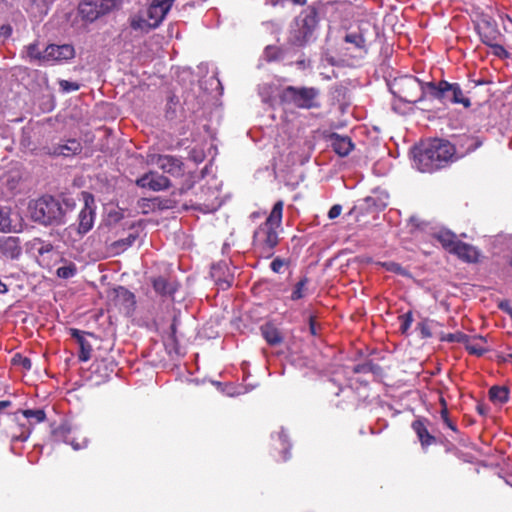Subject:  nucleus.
<instances>
[{
	"label": "nucleus",
	"mask_w": 512,
	"mask_h": 512,
	"mask_svg": "<svg viewBox=\"0 0 512 512\" xmlns=\"http://www.w3.org/2000/svg\"><path fill=\"white\" fill-rule=\"evenodd\" d=\"M455 154L453 145L441 139L430 140L413 149V166L420 172L431 173L444 167Z\"/></svg>",
	"instance_id": "obj_1"
},
{
	"label": "nucleus",
	"mask_w": 512,
	"mask_h": 512,
	"mask_svg": "<svg viewBox=\"0 0 512 512\" xmlns=\"http://www.w3.org/2000/svg\"><path fill=\"white\" fill-rule=\"evenodd\" d=\"M75 200L72 197H64L62 200L52 196H43L29 203L28 209L33 221L42 225H61L65 222L68 212L75 208Z\"/></svg>",
	"instance_id": "obj_2"
},
{
	"label": "nucleus",
	"mask_w": 512,
	"mask_h": 512,
	"mask_svg": "<svg viewBox=\"0 0 512 512\" xmlns=\"http://www.w3.org/2000/svg\"><path fill=\"white\" fill-rule=\"evenodd\" d=\"M84 207L81 209L78 216V227L75 228L73 225L64 229L62 233V239L65 242H74L80 239L84 234L89 232L93 225L95 219V205H94V197L86 192L82 193Z\"/></svg>",
	"instance_id": "obj_3"
},
{
	"label": "nucleus",
	"mask_w": 512,
	"mask_h": 512,
	"mask_svg": "<svg viewBox=\"0 0 512 512\" xmlns=\"http://www.w3.org/2000/svg\"><path fill=\"white\" fill-rule=\"evenodd\" d=\"M319 90L314 87L287 86L281 92V100L302 109L318 108Z\"/></svg>",
	"instance_id": "obj_4"
},
{
	"label": "nucleus",
	"mask_w": 512,
	"mask_h": 512,
	"mask_svg": "<svg viewBox=\"0 0 512 512\" xmlns=\"http://www.w3.org/2000/svg\"><path fill=\"white\" fill-rule=\"evenodd\" d=\"M429 89V96L443 101H449L454 104H462L465 108L470 107L471 103L467 98L458 83H448L441 81L438 85L433 82H427Z\"/></svg>",
	"instance_id": "obj_5"
},
{
	"label": "nucleus",
	"mask_w": 512,
	"mask_h": 512,
	"mask_svg": "<svg viewBox=\"0 0 512 512\" xmlns=\"http://www.w3.org/2000/svg\"><path fill=\"white\" fill-rule=\"evenodd\" d=\"M279 241L277 231L269 226L260 225L254 232L253 250L258 257L268 259L274 254Z\"/></svg>",
	"instance_id": "obj_6"
},
{
	"label": "nucleus",
	"mask_w": 512,
	"mask_h": 512,
	"mask_svg": "<svg viewBox=\"0 0 512 512\" xmlns=\"http://www.w3.org/2000/svg\"><path fill=\"white\" fill-rule=\"evenodd\" d=\"M397 85L399 86V97L408 103H417L429 95L427 83H423L413 76L400 78Z\"/></svg>",
	"instance_id": "obj_7"
},
{
	"label": "nucleus",
	"mask_w": 512,
	"mask_h": 512,
	"mask_svg": "<svg viewBox=\"0 0 512 512\" xmlns=\"http://www.w3.org/2000/svg\"><path fill=\"white\" fill-rule=\"evenodd\" d=\"M296 29L293 31L295 41L302 45L311 37L317 26V15L313 9H306L295 20Z\"/></svg>",
	"instance_id": "obj_8"
},
{
	"label": "nucleus",
	"mask_w": 512,
	"mask_h": 512,
	"mask_svg": "<svg viewBox=\"0 0 512 512\" xmlns=\"http://www.w3.org/2000/svg\"><path fill=\"white\" fill-rule=\"evenodd\" d=\"M118 2L119 0H83L79 11L86 21L93 22L101 15L112 11Z\"/></svg>",
	"instance_id": "obj_9"
},
{
	"label": "nucleus",
	"mask_w": 512,
	"mask_h": 512,
	"mask_svg": "<svg viewBox=\"0 0 512 512\" xmlns=\"http://www.w3.org/2000/svg\"><path fill=\"white\" fill-rule=\"evenodd\" d=\"M54 435L58 440L72 446L74 450H80L87 447L88 440L81 435V431L69 423H63L55 429Z\"/></svg>",
	"instance_id": "obj_10"
},
{
	"label": "nucleus",
	"mask_w": 512,
	"mask_h": 512,
	"mask_svg": "<svg viewBox=\"0 0 512 512\" xmlns=\"http://www.w3.org/2000/svg\"><path fill=\"white\" fill-rule=\"evenodd\" d=\"M75 56V50L72 45L63 44L55 45L51 44L45 48L42 52L43 62H60L64 60H70Z\"/></svg>",
	"instance_id": "obj_11"
},
{
	"label": "nucleus",
	"mask_w": 512,
	"mask_h": 512,
	"mask_svg": "<svg viewBox=\"0 0 512 512\" xmlns=\"http://www.w3.org/2000/svg\"><path fill=\"white\" fill-rule=\"evenodd\" d=\"M0 254L7 259H18L22 254L20 238L16 236H0Z\"/></svg>",
	"instance_id": "obj_12"
},
{
	"label": "nucleus",
	"mask_w": 512,
	"mask_h": 512,
	"mask_svg": "<svg viewBox=\"0 0 512 512\" xmlns=\"http://www.w3.org/2000/svg\"><path fill=\"white\" fill-rule=\"evenodd\" d=\"M136 184L141 188H149L153 191H161L169 187L167 177L155 172H149L137 179Z\"/></svg>",
	"instance_id": "obj_13"
},
{
	"label": "nucleus",
	"mask_w": 512,
	"mask_h": 512,
	"mask_svg": "<svg viewBox=\"0 0 512 512\" xmlns=\"http://www.w3.org/2000/svg\"><path fill=\"white\" fill-rule=\"evenodd\" d=\"M478 33L481 41L487 46H491L498 42V39L501 36L497 25L489 20H484L478 25Z\"/></svg>",
	"instance_id": "obj_14"
},
{
	"label": "nucleus",
	"mask_w": 512,
	"mask_h": 512,
	"mask_svg": "<svg viewBox=\"0 0 512 512\" xmlns=\"http://www.w3.org/2000/svg\"><path fill=\"white\" fill-rule=\"evenodd\" d=\"M452 254H455L459 259L469 263L477 262L480 257V252L476 247L461 241H458Z\"/></svg>",
	"instance_id": "obj_15"
},
{
	"label": "nucleus",
	"mask_w": 512,
	"mask_h": 512,
	"mask_svg": "<svg viewBox=\"0 0 512 512\" xmlns=\"http://www.w3.org/2000/svg\"><path fill=\"white\" fill-rule=\"evenodd\" d=\"M170 9L171 7L169 4L163 2L162 0H154L152 2L148 8L147 14L149 19L152 20L151 24L153 27L158 26L159 23L162 22Z\"/></svg>",
	"instance_id": "obj_16"
},
{
	"label": "nucleus",
	"mask_w": 512,
	"mask_h": 512,
	"mask_svg": "<svg viewBox=\"0 0 512 512\" xmlns=\"http://www.w3.org/2000/svg\"><path fill=\"white\" fill-rule=\"evenodd\" d=\"M331 146L333 150L341 157L347 156L353 149L354 145L347 136L333 134L331 136Z\"/></svg>",
	"instance_id": "obj_17"
},
{
	"label": "nucleus",
	"mask_w": 512,
	"mask_h": 512,
	"mask_svg": "<svg viewBox=\"0 0 512 512\" xmlns=\"http://www.w3.org/2000/svg\"><path fill=\"white\" fill-rule=\"evenodd\" d=\"M82 145L77 139H69L65 144H58L53 147L52 154L71 156L80 153Z\"/></svg>",
	"instance_id": "obj_18"
},
{
	"label": "nucleus",
	"mask_w": 512,
	"mask_h": 512,
	"mask_svg": "<svg viewBox=\"0 0 512 512\" xmlns=\"http://www.w3.org/2000/svg\"><path fill=\"white\" fill-rule=\"evenodd\" d=\"M157 165L164 172L171 175H180L182 172L181 162L172 156H159Z\"/></svg>",
	"instance_id": "obj_19"
},
{
	"label": "nucleus",
	"mask_w": 512,
	"mask_h": 512,
	"mask_svg": "<svg viewBox=\"0 0 512 512\" xmlns=\"http://www.w3.org/2000/svg\"><path fill=\"white\" fill-rule=\"evenodd\" d=\"M434 238L442 245L445 250L450 253H452L453 249H455V246L459 241L453 232L446 229H440L439 231L435 232Z\"/></svg>",
	"instance_id": "obj_20"
},
{
	"label": "nucleus",
	"mask_w": 512,
	"mask_h": 512,
	"mask_svg": "<svg viewBox=\"0 0 512 512\" xmlns=\"http://www.w3.org/2000/svg\"><path fill=\"white\" fill-rule=\"evenodd\" d=\"M14 222L11 209L6 206H0V232H18V225Z\"/></svg>",
	"instance_id": "obj_21"
},
{
	"label": "nucleus",
	"mask_w": 512,
	"mask_h": 512,
	"mask_svg": "<svg viewBox=\"0 0 512 512\" xmlns=\"http://www.w3.org/2000/svg\"><path fill=\"white\" fill-rule=\"evenodd\" d=\"M412 428L418 436L419 441L423 447H427L435 442V437L432 436L424 423V421L418 419L412 423Z\"/></svg>",
	"instance_id": "obj_22"
},
{
	"label": "nucleus",
	"mask_w": 512,
	"mask_h": 512,
	"mask_svg": "<svg viewBox=\"0 0 512 512\" xmlns=\"http://www.w3.org/2000/svg\"><path fill=\"white\" fill-rule=\"evenodd\" d=\"M283 206V201H277L274 204L272 211L270 212V215L266 219L265 223H263L262 225L269 226L270 228L275 230L279 228L282 222Z\"/></svg>",
	"instance_id": "obj_23"
},
{
	"label": "nucleus",
	"mask_w": 512,
	"mask_h": 512,
	"mask_svg": "<svg viewBox=\"0 0 512 512\" xmlns=\"http://www.w3.org/2000/svg\"><path fill=\"white\" fill-rule=\"evenodd\" d=\"M115 301L117 304L124 307L126 310H130L135 303L134 294L124 287H118L114 290Z\"/></svg>",
	"instance_id": "obj_24"
},
{
	"label": "nucleus",
	"mask_w": 512,
	"mask_h": 512,
	"mask_svg": "<svg viewBox=\"0 0 512 512\" xmlns=\"http://www.w3.org/2000/svg\"><path fill=\"white\" fill-rule=\"evenodd\" d=\"M71 335L73 338H75L77 340V342L80 346L79 359L83 362L88 361L90 359L91 352H92L91 345L86 341L83 334L79 330L72 329Z\"/></svg>",
	"instance_id": "obj_25"
},
{
	"label": "nucleus",
	"mask_w": 512,
	"mask_h": 512,
	"mask_svg": "<svg viewBox=\"0 0 512 512\" xmlns=\"http://www.w3.org/2000/svg\"><path fill=\"white\" fill-rule=\"evenodd\" d=\"M482 342H484V338L481 336L474 338L467 336V341L464 342V345L470 354L481 356L487 351V349L481 344Z\"/></svg>",
	"instance_id": "obj_26"
},
{
	"label": "nucleus",
	"mask_w": 512,
	"mask_h": 512,
	"mask_svg": "<svg viewBox=\"0 0 512 512\" xmlns=\"http://www.w3.org/2000/svg\"><path fill=\"white\" fill-rule=\"evenodd\" d=\"M153 287L157 293L162 295H171L176 291V286L163 277L155 278L153 280Z\"/></svg>",
	"instance_id": "obj_27"
},
{
	"label": "nucleus",
	"mask_w": 512,
	"mask_h": 512,
	"mask_svg": "<svg viewBox=\"0 0 512 512\" xmlns=\"http://www.w3.org/2000/svg\"><path fill=\"white\" fill-rule=\"evenodd\" d=\"M137 239V234L130 233L126 238L119 239L112 244V248L116 253H121L131 247Z\"/></svg>",
	"instance_id": "obj_28"
},
{
	"label": "nucleus",
	"mask_w": 512,
	"mask_h": 512,
	"mask_svg": "<svg viewBox=\"0 0 512 512\" xmlns=\"http://www.w3.org/2000/svg\"><path fill=\"white\" fill-rule=\"evenodd\" d=\"M262 335L265 338V340L271 345H276L282 341L280 332L273 326L263 327Z\"/></svg>",
	"instance_id": "obj_29"
},
{
	"label": "nucleus",
	"mask_w": 512,
	"mask_h": 512,
	"mask_svg": "<svg viewBox=\"0 0 512 512\" xmlns=\"http://www.w3.org/2000/svg\"><path fill=\"white\" fill-rule=\"evenodd\" d=\"M489 394H490V398L493 401H497L499 403H504L508 400L509 392H508V389L505 387L494 386L490 389Z\"/></svg>",
	"instance_id": "obj_30"
},
{
	"label": "nucleus",
	"mask_w": 512,
	"mask_h": 512,
	"mask_svg": "<svg viewBox=\"0 0 512 512\" xmlns=\"http://www.w3.org/2000/svg\"><path fill=\"white\" fill-rule=\"evenodd\" d=\"M308 283V279L307 278H303L301 279L295 286L292 294H291V299L296 301V300H299L303 297H305L306 295V285Z\"/></svg>",
	"instance_id": "obj_31"
},
{
	"label": "nucleus",
	"mask_w": 512,
	"mask_h": 512,
	"mask_svg": "<svg viewBox=\"0 0 512 512\" xmlns=\"http://www.w3.org/2000/svg\"><path fill=\"white\" fill-rule=\"evenodd\" d=\"M22 414L27 419H33L36 423H41L45 420L46 414L42 409L37 410H23Z\"/></svg>",
	"instance_id": "obj_32"
},
{
	"label": "nucleus",
	"mask_w": 512,
	"mask_h": 512,
	"mask_svg": "<svg viewBox=\"0 0 512 512\" xmlns=\"http://www.w3.org/2000/svg\"><path fill=\"white\" fill-rule=\"evenodd\" d=\"M130 24H131V27L135 30H146V29L153 27L151 22H148L147 20L143 19L140 16L132 17Z\"/></svg>",
	"instance_id": "obj_33"
},
{
	"label": "nucleus",
	"mask_w": 512,
	"mask_h": 512,
	"mask_svg": "<svg viewBox=\"0 0 512 512\" xmlns=\"http://www.w3.org/2000/svg\"><path fill=\"white\" fill-rule=\"evenodd\" d=\"M345 41L355 45L357 48L365 47V39L363 35L357 33H349L345 36Z\"/></svg>",
	"instance_id": "obj_34"
},
{
	"label": "nucleus",
	"mask_w": 512,
	"mask_h": 512,
	"mask_svg": "<svg viewBox=\"0 0 512 512\" xmlns=\"http://www.w3.org/2000/svg\"><path fill=\"white\" fill-rule=\"evenodd\" d=\"M76 266L74 264H69L66 266H61L57 269V275L60 278L68 279L73 277L76 274Z\"/></svg>",
	"instance_id": "obj_35"
},
{
	"label": "nucleus",
	"mask_w": 512,
	"mask_h": 512,
	"mask_svg": "<svg viewBox=\"0 0 512 512\" xmlns=\"http://www.w3.org/2000/svg\"><path fill=\"white\" fill-rule=\"evenodd\" d=\"M278 440L283 449V455H282L281 459L283 461H286L289 458L288 450H289L290 446L288 445L287 435L285 434L284 430H281V432L278 434Z\"/></svg>",
	"instance_id": "obj_36"
},
{
	"label": "nucleus",
	"mask_w": 512,
	"mask_h": 512,
	"mask_svg": "<svg viewBox=\"0 0 512 512\" xmlns=\"http://www.w3.org/2000/svg\"><path fill=\"white\" fill-rule=\"evenodd\" d=\"M60 89L65 92H73L79 89V84L76 82H70L68 80H60L59 81Z\"/></svg>",
	"instance_id": "obj_37"
},
{
	"label": "nucleus",
	"mask_w": 512,
	"mask_h": 512,
	"mask_svg": "<svg viewBox=\"0 0 512 512\" xmlns=\"http://www.w3.org/2000/svg\"><path fill=\"white\" fill-rule=\"evenodd\" d=\"M492 48V52L495 56L501 58V59H505V58H508L509 57V53L507 52V50L502 46L500 45L498 42L492 44L490 46Z\"/></svg>",
	"instance_id": "obj_38"
},
{
	"label": "nucleus",
	"mask_w": 512,
	"mask_h": 512,
	"mask_svg": "<svg viewBox=\"0 0 512 512\" xmlns=\"http://www.w3.org/2000/svg\"><path fill=\"white\" fill-rule=\"evenodd\" d=\"M418 329L423 338H429L432 336V332H431L428 320H423L420 323H418Z\"/></svg>",
	"instance_id": "obj_39"
},
{
	"label": "nucleus",
	"mask_w": 512,
	"mask_h": 512,
	"mask_svg": "<svg viewBox=\"0 0 512 512\" xmlns=\"http://www.w3.org/2000/svg\"><path fill=\"white\" fill-rule=\"evenodd\" d=\"M401 319H402L401 330L403 333H405L411 327V324L413 322L412 313L407 312L406 314L401 316Z\"/></svg>",
	"instance_id": "obj_40"
},
{
	"label": "nucleus",
	"mask_w": 512,
	"mask_h": 512,
	"mask_svg": "<svg viewBox=\"0 0 512 512\" xmlns=\"http://www.w3.org/2000/svg\"><path fill=\"white\" fill-rule=\"evenodd\" d=\"M279 52L280 51L277 47L267 46L264 51V55L269 61H272L278 58Z\"/></svg>",
	"instance_id": "obj_41"
},
{
	"label": "nucleus",
	"mask_w": 512,
	"mask_h": 512,
	"mask_svg": "<svg viewBox=\"0 0 512 512\" xmlns=\"http://www.w3.org/2000/svg\"><path fill=\"white\" fill-rule=\"evenodd\" d=\"M467 336L466 334H463V333H454V334H449L446 338L447 341L449 342H459V343H463L465 341H467Z\"/></svg>",
	"instance_id": "obj_42"
},
{
	"label": "nucleus",
	"mask_w": 512,
	"mask_h": 512,
	"mask_svg": "<svg viewBox=\"0 0 512 512\" xmlns=\"http://www.w3.org/2000/svg\"><path fill=\"white\" fill-rule=\"evenodd\" d=\"M29 57L42 60V52H39L36 44H30L27 49Z\"/></svg>",
	"instance_id": "obj_43"
},
{
	"label": "nucleus",
	"mask_w": 512,
	"mask_h": 512,
	"mask_svg": "<svg viewBox=\"0 0 512 512\" xmlns=\"http://www.w3.org/2000/svg\"><path fill=\"white\" fill-rule=\"evenodd\" d=\"M284 265H285V262L282 259L276 258L271 262L270 267L273 272L280 273L282 271V268L284 267Z\"/></svg>",
	"instance_id": "obj_44"
},
{
	"label": "nucleus",
	"mask_w": 512,
	"mask_h": 512,
	"mask_svg": "<svg viewBox=\"0 0 512 512\" xmlns=\"http://www.w3.org/2000/svg\"><path fill=\"white\" fill-rule=\"evenodd\" d=\"M341 212H342V206L339 204H335L330 208V210L328 212V217H329V219H335L341 214Z\"/></svg>",
	"instance_id": "obj_45"
},
{
	"label": "nucleus",
	"mask_w": 512,
	"mask_h": 512,
	"mask_svg": "<svg viewBox=\"0 0 512 512\" xmlns=\"http://www.w3.org/2000/svg\"><path fill=\"white\" fill-rule=\"evenodd\" d=\"M40 244L41 246L38 248V252L41 255L49 253L53 249V246L50 243L40 241Z\"/></svg>",
	"instance_id": "obj_46"
},
{
	"label": "nucleus",
	"mask_w": 512,
	"mask_h": 512,
	"mask_svg": "<svg viewBox=\"0 0 512 512\" xmlns=\"http://www.w3.org/2000/svg\"><path fill=\"white\" fill-rule=\"evenodd\" d=\"M270 88L271 87L266 84L260 87V95L263 97L264 101H268V99L270 97V92H269Z\"/></svg>",
	"instance_id": "obj_47"
},
{
	"label": "nucleus",
	"mask_w": 512,
	"mask_h": 512,
	"mask_svg": "<svg viewBox=\"0 0 512 512\" xmlns=\"http://www.w3.org/2000/svg\"><path fill=\"white\" fill-rule=\"evenodd\" d=\"M12 33V28L9 25H3L0 27V34L9 37Z\"/></svg>",
	"instance_id": "obj_48"
},
{
	"label": "nucleus",
	"mask_w": 512,
	"mask_h": 512,
	"mask_svg": "<svg viewBox=\"0 0 512 512\" xmlns=\"http://www.w3.org/2000/svg\"><path fill=\"white\" fill-rule=\"evenodd\" d=\"M29 437V433H22L21 435L19 436H14L12 438L13 441H26Z\"/></svg>",
	"instance_id": "obj_49"
},
{
	"label": "nucleus",
	"mask_w": 512,
	"mask_h": 512,
	"mask_svg": "<svg viewBox=\"0 0 512 512\" xmlns=\"http://www.w3.org/2000/svg\"><path fill=\"white\" fill-rule=\"evenodd\" d=\"M11 405V402L8 400H2L0 401V412L4 409L8 408Z\"/></svg>",
	"instance_id": "obj_50"
},
{
	"label": "nucleus",
	"mask_w": 512,
	"mask_h": 512,
	"mask_svg": "<svg viewBox=\"0 0 512 512\" xmlns=\"http://www.w3.org/2000/svg\"><path fill=\"white\" fill-rule=\"evenodd\" d=\"M21 364H22V366L25 369H30L31 368V361L28 358H23L22 361H21Z\"/></svg>",
	"instance_id": "obj_51"
},
{
	"label": "nucleus",
	"mask_w": 512,
	"mask_h": 512,
	"mask_svg": "<svg viewBox=\"0 0 512 512\" xmlns=\"http://www.w3.org/2000/svg\"><path fill=\"white\" fill-rule=\"evenodd\" d=\"M445 424L447 425V427H449L451 430L453 431H456V425L449 419L445 422Z\"/></svg>",
	"instance_id": "obj_52"
},
{
	"label": "nucleus",
	"mask_w": 512,
	"mask_h": 512,
	"mask_svg": "<svg viewBox=\"0 0 512 512\" xmlns=\"http://www.w3.org/2000/svg\"><path fill=\"white\" fill-rule=\"evenodd\" d=\"M441 417H442V419H443L444 423H445L447 420H449L448 412H447V410H446V409H443V410L441 411Z\"/></svg>",
	"instance_id": "obj_53"
},
{
	"label": "nucleus",
	"mask_w": 512,
	"mask_h": 512,
	"mask_svg": "<svg viewBox=\"0 0 512 512\" xmlns=\"http://www.w3.org/2000/svg\"><path fill=\"white\" fill-rule=\"evenodd\" d=\"M7 292V287L2 281L0 280V294H4Z\"/></svg>",
	"instance_id": "obj_54"
},
{
	"label": "nucleus",
	"mask_w": 512,
	"mask_h": 512,
	"mask_svg": "<svg viewBox=\"0 0 512 512\" xmlns=\"http://www.w3.org/2000/svg\"><path fill=\"white\" fill-rule=\"evenodd\" d=\"M163 2L169 4L170 7H172V4L175 0H162Z\"/></svg>",
	"instance_id": "obj_55"
},
{
	"label": "nucleus",
	"mask_w": 512,
	"mask_h": 512,
	"mask_svg": "<svg viewBox=\"0 0 512 512\" xmlns=\"http://www.w3.org/2000/svg\"><path fill=\"white\" fill-rule=\"evenodd\" d=\"M271 3H272V5H273V6H275V5H277L279 2H278V1H276V0H272V1H271Z\"/></svg>",
	"instance_id": "obj_56"
},
{
	"label": "nucleus",
	"mask_w": 512,
	"mask_h": 512,
	"mask_svg": "<svg viewBox=\"0 0 512 512\" xmlns=\"http://www.w3.org/2000/svg\"><path fill=\"white\" fill-rule=\"evenodd\" d=\"M508 358L512 359V354H509V355H508Z\"/></svg>",
	"instance_id": "obj_57"
}]
</instances>
